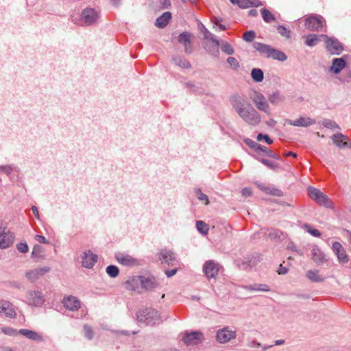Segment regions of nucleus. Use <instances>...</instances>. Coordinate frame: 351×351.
Listing matches in <instances>:
<instances>
[{"label": "nucleus", "instance_id": "nucleus-55", "mask_svg": "<svg viewBox=\"0 0 351 351\" xmlns=\"http://www.w3.org/2000/svg\"><path fill=\"white\" fill-rule=\"evenodd\" d=\"M256 140L258 141H261L262 140H265V141L268 144L271 145L273 143V141L269 138V136L267 134H263L261 133L258 134L256 136Z\"/></svg>", "mask_w": 351, "mask_h": 351}, {"label": "nucleus", "instance_id": "nucleus-15", "mask_svg": "<svg viewBox=\"0 0 351 351\" xmlns=\"http://www.w3.org/2000/svg\"><path fill=\"white\" fill-rule=\"evenodd\" d=\"M62 303L65 308L71 311H76L81 307V301L73 295L64 296Z\"/></svg>", "mask_w": 351, "mask_h": 351}, {"label": "nucleus", "instance_id": "nucleus-29", "mask_svg": "<svg viewBox=\"0 0 351 351\" xmlns=\"http://www.w3.org/2000/svg\"><path fill=\"white\" fill-rule=\"evenodd\" d=\"M306 277L312 282H322L325 280V278L319 274L317 269H310L306 271Z\"/></svg>", "mask_w": 351, "mask_h": 351}, {"label": "nucleus", "instance_id": "nucleus-51", "mask_svg": "<svg viewBox=\"0 0 351 351\" xmlns=\"http://www.w3.org/2000/svg\"><path fill=\"white\" fill-rule=\"evenodd\" d=\"M204 39H207V40H210L213 44H216V46L217 45H220V42L219 40H217L215 38V36H214V34H213L212 33H210L209 31H206V34H204Z\"/></svg>", "mask_w": 351, "mask_h": 351}, {"label": "nucleus", "instance_id": "nucleus-14", "mask_svg": "<svg viewBox=\"0 0 351 351\" xmlns=\"http://www.w3.org/2000/svg\"><path fill=\"white\" fill-rule=\"evenodd\" d=\"M115 258L119 264L126 267H134L140 264L138 259L125 253H117L115 254Z\"/></svg>", "mask_w": 351, "mask_h": 351}, {"label": "nucleus", "instance_id": "nucleus-1", "mask_svg": "<svg viewBox=\"0 0 351 351\" xmlns=\"http://www.w3.org/2000/svg\"><path fill=\"white\" fill-rule=\"evenodd\" d=\"M230 102L233 109L244 122L253 126L260 123L261 114L244 97L234 94L230 97Z\"/></svg>", "mask_w": 351, "mask_h": 351}, {"label": "nucleus", "instance_id": "nucleus-59", "mask_svg": "<svg viewBox=\"0 0 351 351\" xmlns=\"http://www.w3.org/2000/svg\"><path fill=\"white\" fill-rule=\"evenodd\" d=\"M42 252V247L38 244L34 245L32 252V257H38Z\"/></svg>", "mask_w": 351, "mask_h": 351}, {"label": "nucleus", "instance_id": "nucleus-6", "mask_svg": "<svg viewBox=\"0 0 351 351\" xmlns=\"http://www.w3.org/2000/svg\"><path fill=\"white\" fill-rule=\"evenodd\" d=\"M325 25V20L318 14H312L305 20V27L310 31H322Z\"/></svg>", "mask_w": 351, "mask_h": 351}, {"label": "nucleus", "instance_id": "nucleus-31", "mask_svg": "<svg viewBox=\"0 0 351 351\" xmlns=\"http://www.w3.org/2000/svg\"><path fill=\"white\" fill-rule=\"evenodd\" d=\"M244 288H245V289H246L247 291H263V292H268L270 291L269 287L265 284H254V285L245 286Z\"/></svg>", "mask_w": 351, "mask_h": 351}, {"label": "nucleus", "instance_id": "nucleus-22", "mask_svg": "<svg viewBox=\"0 0 351 351\" xmlns=\"http://www.w3.org/2000/svg\"><path fill=\"white\" fill-rule=\"evenodd\" d=\"M19 332L20 335L27 337V339H29L30 340H33V341H38V342H42L44 341L43 336L40 333H39L36 331L23 328V329H20L19 330Z\"/></svg>", "mask_w": 351, "mask_h": 351}, {"label": "nucleus", "instance_id": "nucleus-33", "mask_svg": "<svg viewBox=\"0 0 351 351\" xmlns=\"http://www.w3.org/2000/svg\"><path fill=\"white\" fill-rule=\"evenodd\" d=\"M173 62L174 64L182 69H189L191 67L190 62L180 56H175L173 58Z\"/></svg>", "mask_w": 351, "mask_h": 351}, {"label": "nucleus", "instance_id": "nucleus-62", "mask_svg": "<svg viewBox=\"0 0 351 351\" xmlns=\"http://www.w3.org/2000/svg\"><path fill=\"white\" fill-rule=\"evenodd\" d=\"M213 23L214 24V27H217L220 31H224L226 29L225 25L221 24V21L217 18L213 19Z\"/></svg>", "mask_w": 351, "mask_h": 351}, {"label": "nucleus", "instance_id": "nucleus-10", "mask_svg": "<svg viewBox=\"0 0 351 351\" xmlns=\"http://www.w3.org/2000/svg\"><path fill=\"white\" fill-rule=\"evenodd\" d=\"M158 258L162 263H166L169 266H178L179 262L176 254L169 250L162 249L158 254Z\"/></svg>", "mask_w": 351, "mask_h": 351}, {"label": "nucleus", "instance_id": "nucleus-63", "mask_svg": "<svg viewBox=\"0 0 351 351\" xmlns=\"http://www.w3.org/2000/svg\"><path fill=\"white\" fill-rule=\"evenodd\" d=\"M339 80L342 82H348L351 80V70L346 71V73L339 77Z\"/></svg>", "mask_w": 351, "mask_h": 351}, {"label": "nucleus", "instance_id": "nucleus-18", "mask_svg": "<svg viewBox=\"0 0 351 351\" xmlns=\"http://www.w3.org/2000/svg\"><path fill=\"white\" fill-rule=\"evenodd\" d=\"M16 315V311L12 303L8 300H0V315L13 318Z\"/></svg>", "mask_w": 351, "mask_h": 351}, {"label": "nucleus", "instance_id": "nucleus-39", "mask_svg": "<svg viewBox=\"0 0 351 351\" xmlns=\"http://www.w3.org/2000/svg\"><path fill=\"white\" fill-rule=\"evenodd\" d=\"M17 171V168L14 165H5L0 166L1 173H3L7 176H10L13 171Z\"/></svg>", "mask_w": 351, "mask_h": 351}, {"label": "nucleus", "instance_id": "nucleus-47", "mask_svg": "<svg viewBox=\"0 0 351 351\" xmlns=\"http://www.w3.org/2000/svg\"><path fill=\"white\" fill-rule=\"evenodd\" d=\"M263 165H265L268 168L275 170L278 168V165L273 161H270L267 159L261 158L259 160Z\"/></svg>", "mask_w": 351, "mask_h": 351}, {"label": "nucleus", "instance_id": "nucleus-5", "mask_svg": "<svg viewBox=\"0 0 351 351\" xmlns=\"http://www.w3.org/2000/svg\"><path fill=\"white\" fill-rule=\"evenodd\" d=\"M250 98L255 104L257 109L267 114H271V108L265 97L260 92L254 91L250 95Z\"/></svg>", "mask_w": 351, "mask_h": 351}, {"label": "nucleus", "instance_id": "nucleus-48", "mask_svg": "<svg viewBox=\"0 0 351 351\" xmlns=\"http://www.w3.org/2000/svg\"><path fill=\"white\" fill-rule=\"evenodd\" d=\"M195 193L196 194L197 199L199 201H205L206 205L209 204L208 196L206 194L203 193L200 189H197Z\"/></svg>", "mask_w": 351, "mask_h": 351}, {"label": "nucleus", "instance_id": "nucleus-20", "mask_svg": "<svg viewBox=\"0 0 351 351\" xmlns=\"http://www.w3.org/2000/svg\"><path fill=\"white\" fill-rule=\"evenodd\" d=\"M287 124L297 127H308L315 123V121L310 117H300L297 120L286 119Z\"/></svg>", "mask_w": 351, "mask_h": 351}, {"label": "nucleus", "instance_id": "nucleus-8", "mask_svg": "<svg viewBox=\"0 0 351 351\" xmlns=\"http://www.w3.org/2000/svg\"><path fill=\"white\" fill-rule=\"evenodd\" d=\"M320 36L325 38L326 47L330 53L339 55L343 51V45L337 38L328 37L325 34Z\"/></svg>", "mask_w": 351, "mask_h": 351}, {"label": "nucleus", "instance_id": "nucleus-19", "mask_svg": "<svg viewBox=\"0 0 351 351\" xmlns=\"http://www.w3.org/2000/svg\"><path fill=\"white\" fill-rule=\"evenodd\" d=\"M178 40L184 46L186 53H192L191 34L189 32H184L181 33L178 37Z\"/></svg>", "mask_w": 351, "mask_h": 351}, {"label": "nucleus", "instance_id": "nucleus-25", "mask_svg": "<svg viewBox=\"0 0 351 351\" xmlns=\"http://www.w3.org/2000/svg\"><path fill=\"white\" fill-rule=\"evenodd\" d=\"M171 19V12H166L156 19L155 25L158 28H164L169 23Z\"/></svg>", "mask_w": 351, "mask_h": 351}, {"label": "nucleus", "instance_id": "nucleus-16", "mask_svg": "<svg viewBox=\"0 0 351 351\" xmlns=\"http://www.w3.org/2000/svg\"><path fill=\"white\" fill-rule=\"evenodd\" d=\"M219 265L213 260L205 262L203 266L204 272L207 278H214L218 274Z\"/></svg>", "mask_w": 351, "mask_h": 351}, {"label": "nucleus", "instance_id": "nucleus-26", "mask_svg": "<svg viewBox=\"0 0 351 351\" xmlns=\"http://www.w3.org/2000/svg\"><path fill=\"white\" fill-rule=\"evenodd\" d=\"M333 143L339 147H345L348 145V137L341 133H337L332 135Z\"/></svg>", "mask_w": 351, "mask_h": 351}, {"label": "nucleus", "instance_id": "nucleus-11", "mask_svg": "<svg viewBox=\"0 0 351 351\" xmlns=\"http://www.w3.org/2000/svg\"><path fill=\"white\" fill-rule=\"evenodd\" d=\"M236 338V331L224 327L219 330L216 334V340L220 343H226Z\"/></svg>", "mask_w": 351, "mask_h": 351}, {"label": "nucleus", "instance_id": "nucleus-3", "mask_svg": "<svg viewBox=\"0 0 351 351\" xmlns=\"http://www.w3.org/2000/svg\"><path fill=\"white\" fill-rule=\"evenodd\" d=\"M253 47L267 58H272L280 62H284L287 59V56L284 52L274 49L269 45L254 42L253 43Z\"/></svg>", "mask_w": 351, "mask_h": 351}, {"label": "nucleus", "instance_id": "nucleus-45", "mask_svg": "<svg viewBox=\"0 0 351 351\" xmlns=\"http://www.w3.org/2000/svg\"><path fill=\"white\" fill-rule=\"evenodd\" d=\"M259 152H263L267 156L271 157L272 158H275L276 160H280V158L277 154H274L270 149L263 145Z\"/></svg>", "mask_w": 351, "mask_h": 351}, {"label": "nucleus", "instance_id": "nucleus-57", "mask_svg": "<svg viewBox=\"0 0 351 351\" xmlns=\"http://www.w3.org/2000/svg\"><path fill=\"white\" fill-rule=\"evenodd\" d=\"M84 332L86 337H87L88 339H92L93 337V331L92 330V328L88 325L84 326Z\"/></svg>", "mask_w": 351, "mask_h": 351}, {"label": "nucleus", "instance_id": "nucleus-42", "mask_svg": "<svg viewBox=\"0 0 351 351\" xmlns=\"http://www.w3.org/2000/svg\"><path fill=\"white\" fill-rule=\"evenodd\" d=\"M244 143L250 148L254 149L256 152H259L261 150V148L262 147L261 145L258 144L256 141L250 139V138H245L244 140Z\"/></svg>", "mask_w": 351, "mask_h": 351}, {"label": "nucleus", "instance_id": "nucleus-52", "mask_svg": "<svg viewBox=\"0 0 351 351\" xmlns=\"http://www.w3.org/2000/svg\"><path fill=\"white\" fill-rule=\"evenodd\" d=\"M256 36L254 31H247L243 34V38L247 42H252Z\"/></svg>", "mask_w": 351, "mask_h": 351}, {"label": "nucleus", "instance_id": "nucleus-37", "mask_svg": "<svg viewBox=\"0 0 351 351\" xmlns=\"http://www.w3.org/2000/svg\"><path fill=\"white\" fill-rule=\"evenodd\" d=\"M319 40V36L317 34H308L306 36L305 44L311 47L315 46Z\"/></svg>", "mask_w": 351, "mask_h": 351}, {"label": "nucleus", "instance_id": "nucleus-46", "mask_svg": "<svg viewBox=\"0 0 351 351\" xmlns=\"http://www.w3.org/2000/svg\"><path fill=\"white\" fill-rule=\"evenodd\" d=\"M338 260L341 263H347L349 261L348 256L346 254V250L343 248L339 253L336 254Z\"/></svg>", "mask_w": 351, "mask_h": 351}, {"label": "nucleus", "instance_id": "nucleus-64", "mask_svg": "<svg viewBox=\"0 0 351 351\" xmlns=\"http://www.w3.org/2000/svg\"><path fill=\"white\" fill-rule=\"evenodd\" d=\"M255 262H256V261L254 259H251L250 261H245L242 264V268L245 269L247 267H253L255 265Z\"/></svg>", "mask_w": 351, "mask_h": 351}, {"label": "nucleus", "instance_id": "nucleus-7", "mask_svg": "<svg viewBox=\"0 0 351 351\" xmlns=\"http://www.w3.org/2000/svg\"><path fill=\"white\" fill-rule=\"evenodd\" d=\"M14 234L12 232L7 230L0 221V249H6L10 247L14 241Z\"/></svg>", "mask_w": 351, "mask_h": 351}, {"label": "nucleus", "instance_id": "nucleus-60", "mask_svg": "<svg viewBox=\"0 0 351 351\" xmlns=\"http://www.w3.org/2000/svg\"><path fill=\"white\" fill-rule=\"evenodd\" d=\"M220 45H217L216 46V44H213V45L209 48L208 51L210 53H211L213 56L217 57L219 54V47Z\"/></svg>", "mask_w": 351, "mask_h": 351}, {"label": "nucleus", "instance_id": "nucleus-24", "mask_svg": "<svg viewBox=\"0 0 351 351\" xmlns=\"http://www.w3.org/2000/svg\"><path fill=\"white\" fill-rule=\"evenodd\" d=\"M134 280H136V282H140L141 287L146 290H151L156 287V283L154 280L149 278L137 276L134 278ZM132 282H134V280H132Z\"/></svg>", "mask_w": 351, "mask_h": 351}, {"label": "nucleus", "instance_id": "nucleus-2", "mask_svg": "<svg viewBox=\"0 0 351 351\" xmlns=\"http://www.w3.org/2000/svg\"><path fill=\"white\" fill-rule=\"evenodd\" d=\"M136 317L138 322L147 326H154L163 322L159 311L151 307L140 309L136 313Z\"/></svg>", "mask_w": 351, "mask_h": 351}, {"label": "nucleus", "instance_id": "nucleus-50", "mask_svg": "<svg viewBox=\"0 0 351 351\" xmlns=\"http://www.w3.org/2000/svg\"><path fill=\"white\" fill-rule=\"evenodd\" d=\"M1 331L5 335L9 336H16L19 334V330L10 327H3L1 328Z\"/></svg>", "mask_w": 351, "mask_h": 351}, {"label": "nucleus", "instance_id": "nucleus-36", "mask_svg": "<svg viewBox=\"0 0 351 351\" xmlns=\"http://www.w3.org/2000/svg\"><path fill=\"white\" fill-rule=\"evenodd\" d=\"M261 13L264 21L266 23H271L276 20V18L274 16V14L270 11L265 8L261 9Z\"/></svg>", "mask_w": 351, "mask_h": 351}, {"label": "nucleus", "instance_id": "nucleus-61", "mask_svg": "<svg viewBox=\"0 0 351 351\" xmlns=\"http://www.w3.org/2000/svg\"><path fill=\"white\" fill-rule=\"evenodd\" d=\"M344 247L339 242H334L332 243V249L333 252L336 254L339 253V252L343 250Z\"/></svg>", "mask_w": 351, "mask_h": 351}, {"label": "nucleus", "instance_id": "nucleus-43", "mask_svg": "<svg viewBox=\"0 0 351 351\" xmlns=\"http://www.w3.org/2000/svg\"><path fill=\"white\" fill-rule=\"evenodd\" d=\"M106 273L111 278H115L119 275V269L115 265H109L106 267Z\"/></svg>", "mask_w": 351, "mask_h": 351}, {"label": "nucleus", "instance_id": "nucleus-32", "mask_svg": "<svg viewBox=\"0 0 351 351\" xmlns=\"http://www.w3.org/2000/svg\"><path fill=\"white\" fill-rule=\"evenodd\" d=\"M269 102L273 105H278L285 100V97L278 91H275L268 95Z\"/></svg>", "mask_w": 351, "mask_h": 351}, {"label": "nucleus", "instance_id": "nucleus-12", "mask_svg": "<svg viewBox=\"0 0 351 351\" xmlns=\"http://www.w3.org/2000/svg\"><path fill=\"white\" fill-rule=\"evenodd\" d=\"M99 19V14L93 8L84 9L81 14V20L86 25L95 23Z\"/></svg>", "mask_w": 351, "mask_h": 351}, {"label": "nucleus", "instance_id": "nucleus-21", "mask_svg": "<svg viewBox=\"0 0 351 351\" xmlns=\"http://www.w3.org/2000/svg\"><path fill=\"white\" fill-rule=\"evenodd\" d=\"M311 258L317 265H322L326 261L325 254L316 245L311 250Z\"/></svg>", "mask_w": 351, "mask_h": 351}, {"label": "nucleus", "instance_id": "nucleus-38", "mask_svg": "<svg viewBox=\"0 0 351 351\" xmlns=\"http://www.w3.org/2000/svg\"><path fill=\"white\" fill-rule=\"evenodd\" d=\"M308 195L314 202L321 195V191L318 189L309 186L307 189Z\"/></svg>", "mask_w": 351, "mask_h": 351}, {"label": "nucleus", "instance_id": "nucleus-44", "mask_svg": "<svg viewBox=\"0 0 351 351\" xmlns=\"http://www.w3.org/2000/svg\"><path fill=\"white\" fill-rule=\"evenodd\" d=\"M303 228L307 232L313 237H319L321 236V232L318 230L312 228L311 226L308 224H304Z\"/></svg>", "mask_w": 351, "mask_h": 351}, {"label": "nucleus", "instance_id": "nucleus-35", "mask_svg": "<svg viewBox=\"0 0 351 351\" xmlns=\"http://www.w3.org/2000/svg\"><path fill=\"white\" fill-rule=\"evenodd\" d=\"M136 276H133L132 278H130L127 281L125 282V288L130 290V291H136L137 288L138 287V285H141L140 282L134 280Z\"/></svg>", "mask_w": 351, "mask_h": 351}, {"label": "nucleus", "instance_id": "nucleus-13", "mask_svg": "<svg viewBox=\"0 0 351 351\" xmlns=\"http://www.w3.org/2000/svg\"><path fill=\"white\" fill-rule=\"evenodd\" d=\"M50 271L49 267H37L25 272V276L31 282H35L40 277Z\"/></svg>", "mask_w": 351, "mask_h": 351}, {"label": "nucleus", "instance_id": "nucleus-40", "mask_svg": "<svg viewBox=\"0 0 351 351\" xmlns=\"http://www.w3.org/2000/svg\"><path fill=\"white\" fill-rule=\"evenodd\" d=\"M196 228L197 230L202 233V234H207L208 232V225L204 222L203 221H196Z\"/></svg>", "mask_w": 351, "mask_h": 351}, {"label": "nucleus", "instance_id": "nucleus-17", "mask_svg": "<svg viewBox=\"0 0 351 351\" xmlns=\"http://www.w3.org/2000/svg\"><path fill=\"white\" fill-rule=\"evenodd\" d=\"M82 265L84 267L90 269L97 263L98 256L90 250H87L82 254Z\"/></svg>", "mask_w": 351, "mask_h": 351}, {"label": "nucleus", "instance_id": "nucleus-49", "mask_svg": "<svg viewBox=\"0 0 351 351\" xmlns=\"http://www.w3.org/2000/svg\"><path fill=\"white\" fill-rule=\"evenodd\" d=\"M278 32L282 36H285L287 38H290V31L287 29L284 25H280L277 27Z\"/></svg>", "mask_w": 351, "mask_h": 351}, {"label": "nucleus", "instance_id": "nucleus-9", "mask_svg": "<svg viewBox=\"0 0 351 351\" xmlns=\"http://www.w3.org/2000/svg\"><path fill=\"white\" fill-rule=\"evenodd\" d=\"M182 341L186 346H194L204 340V334L200 331H185L182 335Z\"/></svg>", "mask_w": 351, "mask_h": 351}, {"label": "nucleus", "instance_id": "nucleus-58", "mask_svg": "<svg viewBox=\"0 0 351 351\" xmlns=\"http://www.w3.org/2000/svg\"><path fill=\"white\" fill-rule=\"evenodd\" d=\"M185 86L186 87L190 88L194 93H200L199 87L192 82H186Z\"/></svg>", "mask_w": 351, "mask_h": 351}, {"label": "nucleus", "instance_id": "nucleus-4", "mask_svg": "<svg viewBox=\"0 0 351 351\" xmlns=\"http://www.w3.org/2000/svg\"><path fill=\"white\" fill-rule=\"evenodd\" d=\"M25 302L29 306L40 307L45 302L44 294L38 290H29L25 295Z\"/></svg>", "mask_w": 351, "mask_h": 351}, {"label": "nucleus", "instance_id": "nucleus-28", "mask_svg": "<svg viewBox=\"0 0 351 351\" xmlns=\"http://www.w3.org/2000/svg\"><path fill=\"white\" fill-rule=\"evenodd\" d=\"M315 202L326 208L330 209L334 208L333 202L322 192H321V195H319V197L315 200Z\"/></svg>", "mask_w": 351, "mask_h": 351}, {"label": "nucleus", "instance_id": "nucleus-34", "mask_svg": "<svg viewBox=\"0 0 351 351\" xmlns=\"http://www.w3.org/2000/svg\"><path fill=\"white\" fill-rule=\"evenodd\" d=\"M251 77L256 82H261L264 79L263 71L261 69L254 68L251 71Z\"/></svg>", "mask_w": 351, "mask_h": 351}, {"label": "nucleus", "instance_id": "nucleus-53", "mask_svg": "<svg viewBox=\"0 0 351 351\" xmlns=\"http://www.w3.org/2000/svg\"><path fill=\"white\" fill-rule=\"evenodd\" d=\"M227 62L229 64V65L230 66V67L234 70H237L239 67V62L234 57L228 58Z\"/></svg>", "mask_w": 351, "mask_h": 351}, {"label": "nucleus", "instance_id": "nucleus-23", "mask_svg": "<svg viewBox=\"0 0 351 351\" xmlns=\"http://www.w3.org/2000/svg\"><path fill=\"white\" fill-rule=\"evenodd\" d=\"M346 65V61L343 58H334L330 71L335 74H338L345 68Z\"/></svg>", "mask_w": 351, "mask_h": 351}, {"label": "nucleus", "instance_id": "nucleus-27", "mask_svg": "<svg viewBox=\"0 0 351 351\" xmlns=\"http://www.w3.org/2000/svg\"><path fill=\"white\" fill-rule=\"evenodd\" d=\"M315 202L326 208L330 209L334 208L333 202L322 192H321V195H319V197L315 200Z\"/></svg>", "mask_w": 351, "mask_h": 351}, {"label": "nucleus", "instance_id": "nucleus-41", "mask_svg": "<svg viewBox=\"0 0 351 351\" xmlns=\"http://www.w3.org/2000/svg\"><path fill=\"white\" fill-rule=\"evenodd\" d=\"M221 49L223 52L228 55H232L234 53V50L232 47L227 42L222 41L221 43Z\"/></svg>", "mask_w": 351, "mask_h": 351}, {"label": "nucleus", "instance_id": "nucleus-56", "mask_svg": "<svg viewBox=\"0 0 351 351\" xmlns=\"http://www.w3.org/2000/svg\"><path fill=\"white\" fill-rule=\"evenodd\" d=\"M16 248L19 252L21 253H26L28 252L29 247L26 242H21L16 245Z\"/></svg>", "mask_w": 351, "mask_h": 351}, {"label": "nucleus", "instance_id": "nucleus-54", "mask_svg": "<svg viewBox=\"0 0 351 351\" xmlns=\"http://www.w3.org/2000/svg\"><path fill=\"white\" fill-rule=\"evenodd\" d=\"M323 125L327 128L336 129L339 128V125L330 119H325L323 121Z\"/></svg>", "mask_w": 351, "mask_h": 351}, {"label": "nucleus", "instance_id": "nucleus-30", "mask_svg": "<svg viewBox=\"0 0 351 351\" xmlns=\"http://www.w3.org/2000/svg\"><path fill=\"white\" fill-rule=\"evenodd\" d=\"M237 5L242 9H245L250 7H258L262 3L257 0H239Z\"/></svg>", "mask_w": 351, "mask_h": 351}]
</instances>
